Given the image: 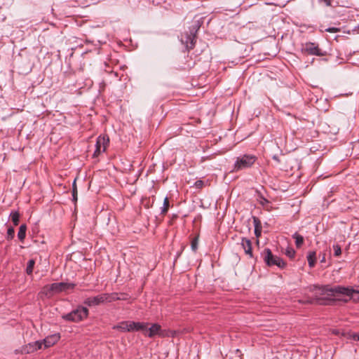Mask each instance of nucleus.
<instances>
[{
    "label": "nucleus",
    "mask_w": 359,
    "mask_h": 359,
    "mask_svg": "<svg viewBox=\"0 0 359 359\" xmlns=\"http://www.w3.org/2000/svg\"><path fill=\"white\" fill-rule=\"evenodd\" d=\"M199 27H200V25H199L198 22H197V23L195 25V28L196 29H198ZM196 32H197V30H196Z\"/></svg>",
    "instance_id": "obj_35"
},
{
    "label": "nucleus",
    "mask_w": 359,
    "mask_h": 359,
    "mask_svg": "<svg viewBox=\"0 0 359 359\" xmlns=\"http://www.w3.org/2000/svg\"><path fill=\"white\" fill-rule=\"evenodd\" d=\"M321 262H325V255L323 256V258L322 259L320 260Z\"/></svg>",
    "instance_id": "obj_36"
},
{
    "label": "nucleus",
    "mask_w": 359,
    "mask_h": 359,
    "mask_svg": "<svg viewBox=\"0 0 359 359\" xmlns=\"http://www.w3.org/2000/svg\"><path fill=\"white\" fill-rule=\"evenodd\" d=\"M34 264H35L34 259H29L28 261L27 265V267H26V273L28 275H32V274L33 269H34Z\"/></svg>",
    "instance_id": "obj_20"
},
{
    "label": "nucleus",
    "mask_w": 359,
    "mask_h": 359,
    "mask_svg": "<svg viewBox=\"0 0 359 359\" xmlns=\"http://www.w3.org/2000/svg\"><path fill=\"white\" fill-rule=\"evenodd\" d=\"M15 236V230L13 227H9L7 231V240H12Z\"/></svg>",
    "instance_id": "obj_25"
},
{
    "label": "nucleus",
    "mask_w": 359,
    "mask_h": 359,
    "mask_svg": "<svg viewBox=\"0 0 359 359\" xmlns=\"http://www.w3.org/2000/svg\"><path fill=\"white\" fill-rule=\"evenodd\" d=\"M60 339V335L58 333L53 334L48 336L43 340H42V346L43 345L44 348H49L56 344Z\"/></svg>",
    "instance_id": "obj_11"
},
{
    "label": "nucleus",
    "mask_w": 359,
    "mask_h": 359,
    "mask_svg": "<svg viewBox=\"0 0 359 359\" xmlns=\"http://www.w3.org/2000/svg\"><path fill=\"white\" fill-rule=\"evenodd\" d=\"M114 330L121 332H133L132 321H122L113 327Z\"/></svg>",
    "instance_id": "obj_12"
},
{
    "label": "nucleus",
    "mask_w": 359,
    "mask_h": 359,
    "mask_svg": "<svg viewBox=\"0 0 359 359\" xmlns=\"http://www.w3.org/2000/svg\"><path fill=\"white\" fill-rule=\"evenodd\" d=\"M72 196H73V201H77V188L76 185V180L74 181L73 185H72Z\"/></svg>",
    "instance_id": "obj_27"
},
{
    "label": "nucleus",
    "mask_w": 359,
    "mask_h": 359,
    "mask_svg": "<svg viewBox=\"0 0 359 359\" xmlns=\"http://www.w3.org/2000/svg\"><path fill=\"white\" fill-rule=\"evenodd\" d=\"M11 220L15 226L18 225L20 221V214L18 212H12L11 213Z\"/></svg>",
    "instance_id": "obj_21"
},
{
    "label": "nucleus",
    "mask_w": 359,
    "mask_h": 359,
    "mask_svg": "<svg viewBox=\"0 0 359 359\" xmlns=\"http://www.w3.org/2000/svg\"><path fill=\"white\" fill-rule=\"evenodd\" d=\"M26 231H27V226L26 224H22L20 226V229H19V231H18V239L20 241H23L25 238V236H26Z\"/></svg>",
    "instance_id": "obj_16"
},
{
    "label": "nucleus",
    "mask_w": 359,
    "mask_h": 359,
    "mask_svg": "<svg viewBox=\"0 0 359 359\" xmlns=\"http://www.w3.org/2000/svg\"><path fill=\"white\" fill-rule=\"evenodd\" d=\"M263 256L265 263L269 266H277L280 269L285 266V262L279 257L273 255L270 249H265Z\"/></svg>",
    "instance_id": "obj_5"
},
{
    "label": "nucleus",
    "mask_w": 359,
    "mask_h": 359,
    "mask_svg": "<svg viewBox=\"0 0 359 359\" xmlns=\"http://www.w3.org/2000/svg\"><path fill=\"white\" fill-rule=\"evenodd\" d=\"M292 238L295 240L297 248H300L303 245L304 240L302 236L299 235L298 233H294L292 235Z\"/></svg>",
    "instance_id": "obj_18"
},
{
    "label": "nucleus",
    "mask_w": 359,
    "mask_h": 359,
    "mask_svg": "<svg viewBox=\"0 0 359 359\" xmlns=\"http://www.w3.org/2000/svg\"><path fill=\"white\" fill-rule=\"evenodd\" d=\"M320 290V294L327 295L330 297L336 298L337 300H341L344 302H347V299H341V296L348 297L349 298H352L354 294H359L358 290H353L352 288L346 287L343 286H334L331 287L330 285H324L319 287Z\"/></svg>",
    "instance_id": "obj_1"
},
{
    "label": "nucleus",
    "mask_w": 359,
    "mask_h": 359,
    "mask_svg": "<svg viewBox=\"0 0 359 359\" xmlns=\"http://www.w3.org/2000/svg\"><path fill=\"white\" fill-rule=\"evenodd\" d=\"M333 0H318L320 3H323L326 6H332Z\"/></svg>",
    "instance_id": "obj_30"
},
{
    "label": "nucleus",
    "mask_w": 359,
    "mask_h": 359,
    "mask_svg": "<svg viewBox=\"0 0 359 359\" xmlns=\"http://www.w3.org/2000/svg\"><path fill=\"white\" fill-rule=\"evenodd\" d=\"M253 219L255 224V233L256 236L259 237L261 234L260 221L257 217H254Z\"/></svg>",
    "instance_id": "obj_19"
},
{
    "label": "nucleus",
    "mask_w": 359,
    "mask_h": 359,
    "mask_svg": "<svg viewBox=\"0 0 359 359\" xmlns=\"http://www.w3.org/2000/svg\"><path fill=\"white\" fill-rule=\"evenodd\" d=\"M166 332L168 333V337H174L176 334V332L175 331H166Z\"/></svg>",
    "instance_id": "obj_33"
},
{
    "label": "nucleus",
    "mask_w": 359,
    "mask_h": 359,
    "mask_svg": "<svg viewBox=\"0 0 359 359\" xmlns=\"http://www.w3.org/2000/svg\"><path fill=\"white\" fill-rule=\"evenodd\" d=\"M351 337L355 341H359V332L358 333H353L351 335Z\"/></svg>",
    "instance_id": "obj_32"
},
{
    "label": "nucleus",
    "mask_w": 359,
    "mask_h": 359,
    "mask_svg": "<svg viewBox=\"0 0 359 359\" xmlns=\"http://www.w3.org/2000/svg\"><path fill=\"white\" fill-rule=\"evenodd\" d=\"M74 287V284L67 283H55L50 285L44 286L41 292L47 297L50 298L54 294L59 292L66 291Z\"/></svg>",
    "instance_id": "obj_2"
},
{
    "label": "nucleus",
    "mask_w": 359,
    "mask_h": 359,
    "mask_svg": "<svg viewBox=\"0 0 359 359\" xmlns=\"http://www.w3.org/2000/svg\"><path fill=\"white\" fill-rule=\"evenodd\" d=\"M307 260L309 266L312 268L315 266L316 262V253L315 251H311L307 255Z\"/></svg>",
    "instance_id": "obj_15"
},
{
    "label": "nucleus",
    "mask_w": 359,
    "mask_h": 359,
    "mask_svg": "<svg viewBox=\"0 0 359 359\" xmlns=\"http://www.w3.org/2000/svg\"><path fill=\"white\" fill-rule=\"evenodd\" d=\"M109 139L107 136H99L97 138L95 150L93 154L94 156H97L100 153L105 151L107 145L109 144Z\"/></svg>",
    "instance_id": "obj_7"
},
{
    "label": "nucleus",
    "mask_w": 359,
    "mask_h": 359,
    "mask_svg": "<svg viewBox=\"0 0 359 359\" xmlns=\"http://www.w3.org/2000/svg\"><path fill=\"white\" fill-rule=\"evenodd\" d=\"M320 31L321 32H330V33H337V32H340V28L334 27L325 28L323 26H321Z\"/></svg>",
    "instance_id": "obj_24"
},
{
    "label": "nucleus",
    "mask_w": 359,
    "mask_h": 359,
    "mask_svg": "<svg viewBox=\"0 0 359 359\" xmlns=\"http://www.w3.org/2000/svg\"><path fill=\"white\" fill-rule=\"evenodd\" d=\"M42 348V341H36L29 343L22 348L21 352L25 354L33 353L37 350Z\"/></svg>",
    "instance_id": "obj_10"
},
{
    "label": "nucleus",
    "mask_w": 359,
    "mask_h": 359,
    "mask_svg": "<svg viewBox=\"0 0 359 359\" xmlns=\"http://www.w3.org/2000/svg\"><path fill=\"white\" fill-rule=\"evenodd\" d=\"M286 255L289 257L292 258V257H294V256L295 255V252L293 250H292V249H289V250H287Z\"/></svg>",
    "instance_id": "obj_31"
},
{
    "label": "nucleus",
    "mask_w": 359,
    "mask_h": 359,
    "mask_svg": "<svg viewBox=\"0 0 359 359\" xmlns=\"http://www.w3.org/2000/svg\"><path fill=\"white\" fill-rule=\"evenodd\" d=\"M333 250H334V255L335 257H339L341 254V249L339 245L335 244L333 245Z\"/></svg>",
    "instance_id": "obj_26"
},
{
    "label": "nucleus",
    "mask_w": 359,
    "mask_h": 359,
    "mask_svg": "<svg viewBox=\"0 0 359 359\" xmlns=\"http://www.w3.org/2000/svg\"><path fill=\"white\" fill-rule=\"evenodd\" d=\"M191 246L193 251H196L198 248V238H195L192 240Z\"/></svg>",
    "instance_id": "obj_28"
},
{
    "label": "nucleus",
    "mask_w": 359,
    "mask_h": 359,
    "mask_svg": "<svg viewBox=\"0 0 359 359\" xmlns=\"http://www.w3.org/2000/svg\"><path fill=\"white\" fill-rule=\"evenodd\" d=\"M144 334L149 338H153L154 336L158 335L161 337L168 336L165 330H163L158 324H153L149 329L147 328Z\"/></svg>",
    "instance_id": "obj_8"
},
{
    "label": "nucleus",
    "mask_w": 359,
    "mask_h": 359,
    "mask_svg": "<svg viewBox=\"0 0 359 359\" xmlns=\"http://www.w3.org/2000/svg\"><path fill=\"white\" fill-rule=\"evenodd\" d=\"M302 52L308 55L324 56L326 52L319 48L318 46L312 42H308L302 45Z\"/></svg>",
    "instance_id": "obj_6"
},
{
    "label": "nucleus",
    "mask_w": 359,
    "mask_h": 359,
    "mask_svg": "<svg viewBox=\"0 0 359 359\" xmlns=\"http://www.w3.org/2000/svg\"><path fill=\"white\" fill-rule=\"evenodd\" d=\"M241 245H242V248H243L245 254L250 255V257H252V252L251 241L246 238H243L241 240Z\"/></svg>",
    "instance_id": "obj_13"
},
{
    "label": "nucleus",
    "mask_w": 359,
    "mask_h": 359,
    "mask_svg": "<svg viewBox=\"0 0 359 359\" xmlns=\"http://www.w3.org/2000/svg\"><path fill=\"white\" fill-rule=\"evenodd\" d=\"M88 313V309L86 307L79 306L70 313L63 315L62 318L67 321L78 323L86 319Z\"/></svg>",
    "instance_id": "obj_3"
},
{
    "label": "nucleus",
    "mask_w": 359,
    "mask_h": 359,
    "mask_svg": "<svg viewBox=\"0 0 359 359\" xmlns=\"http://www.w3.org/2000/svg\"><path fill=\"white\" fill-rule=\"evenodd\" d=\"M120 297H121V299L120 300H126V299H127V294H121L120 295Z\"/></svg>",
    "instance_id": "obj_34"
},
{
    "label": "nucleus",
    "mask_w": 359,
    "mask_h": 359,
    "mask_svg": "<svg viewBox=\"0 0 359 359\" xmlns=\"http://www.w3.org/2000/svg\"><path fill=\"white\" fill-rule=\"evenodd\" d=\"M256 157L253 155L245 154L237 158L234 163V171H238L251 167L255 162Z\"/></svg>",
    "instance_id": "obj_4"
},
{
    "label": "nucleus",
    "mask_w": 359,
    "mask_h": 359,
    "mask_svg": "<svg viewBox=\"0 0 359 359\" xmlns=\"http://www.w3.org/2000/svg\"><path fill=\"white\" fill-rule=\"evenodd\" d=\"M104 294L106 297V302H111L121 299V297L118 293H104Z\"/></svg>",
    "instance_id": "obj_17"
},
{
    "label": "nucleus",
    "mask_w": 359,
    "mask_h": 359,
    "mask_svg": "<svg viewBox=\"0 0 359 359\" xmlns=\"http://www.w3.org/2000/svg\"><path fill=\"white\" fill-rule=\"evenodd\" d=\"M148 325L149 324L146 323H140V322L132 321L133 332H135V331L145 332V331H147Z\"/></svg>",
    "instance_id": "obj_14"
},
{
    "label": "nucleus",
    "mask_w": 359,
    "mask_h": 359,
    "mask_svg": "<svg viewBox=\"0 0 359 359\" xmlns=\"http://www.w3.org/2000/svg\"><path fill=\"white\" fill-rule=\"evenodd\" d=\"M170 202L168 197H165L163 201V205L161 208V213L162 215H165L169 209Z\"/></svg>",
    "instance_id": "obj_22"
},
{
    "label": "nucleus",
    "mask_w": 359,
    "mask_h": 359,
    "mask_svg": "<svg viewBox=\"0 0 359 359\" xmlns=\"http://www.w3.org/2000/svg\"><path fill=\"white\" fill-rule=\"evenodd\" d=\"M195 38H196V35L194 34L193 36H189L187 37V46L189 49H192L194 46V44H195Z\"/></svg>",
    "instance_id": "obj_23"
},
{
    "label": "nucleus",
    "mask_w": 359,
    "mask_h": 359,
    "mask_svg": "<svg viewBox=\"0 0 359 359\" xmlns=\"http://www.w3.org/2000/svg\"><path fill=\"white\" fill-rule=\"evenodd\" d=\"M203 186H204V182L201 180L196 181V182L194 183V187L196 189H201L203 187Z\"/></svg>",
    "instance_id": "obj_29"
},
{
    "label": "nucleus",
    "mask_w": 359,
    "mask_h": 359,
    "mask_svg": "<svg viewBox=\"0 0 359 359\" xmlns=\"http://www.w3.org/2000/svg\"><path fill=\"white\" fill-rule=\"evenodd\" d=\"M106 302V297L104 293L100 294L95 297H89L86 298L83 303L88 306H95Z\"/></svg>",
    "instance_id": "obj_9"
}]
</instances>
